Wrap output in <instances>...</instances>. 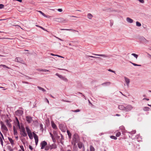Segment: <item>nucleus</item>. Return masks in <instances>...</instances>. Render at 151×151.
<instances>
[{
  "label": "nucleus",
  "instance_id": "obj_52",
  "mask_svg": "<svg viewBox=\"0 0 151 151\" xmlns=\"http://www.w3.org/2000/svg\"><path fill=\"white\" fill-rule=\"evenodd\" d=\"M39 27L41 28V29H43V30H44V31H46V29H45L44 28H43V27Z\"/></svg>",
  "mask_w": 151,
  "mask_h": 151
},
{
  "label": "nucleus",
  "instance_id": "obj_20",
  "mask_svg": "<svg viewBox=\"0 0 151 151\" xmlns=\"http://www.w3.org/2000/svg\"><path fill=\"white\" fill-rule=\"evenodd\" d=\"M110 84V82H106L101 84V85L103 86H109Z\"/></svg>",
  "mask_w": 151,
  "mask_h": 151
},
{
  "label": "nucleus",
  "instance_id": "obj_29",
  "mask_svg": "<svg viewBox=\"0 0 151 151\" xmlns=\"http://www.w3.org/2000/svg\"><path fill=\"white\" fill-rule=\"evenodd\" d=\"M116 137H119L120 136L121 134V133L120 132L116 131Z\"/></svg>",
  "mask_w": 151,
  "mask_h": 151
},
{
  "label": "nucleus",
  "instance_id": "obj_60",
  "mask_svg": "<svg viewBox=\"0 0 151 151\" xmlns=\"http://www.w3.org/2000/svg\"><path fill=\"white\" fill-rule=\"evenodd\" d=\"M45 100H46V101L47 102V103H48V104H49V101H48V99H47L46 98V99H45Z\"/></svg>",
  "mask_w": 151,
  "mask_h": 151
},
{
  "label": "nucleus",
  "instance_id": "obj_62",
  "mask_svg": "<svg viewBox=\"0 0 151 151\" xmlns=\"http://www.w3.org/2000/svg\"><path fill=\"white\" fill-rule=\"evenodd\" d=\"M50 135L51 137H53V136L52 134V133H50Z\"/></svg>",
  "mask_w": 151,
  "mask_h": 151
},
{
  "label": "nucleus",
  "instance_id": "obj_12",
  "mask_svg": "<svg viewBox=\"0 0 151 151\" xmlns=\"http://www.w3.org/2000/svg\"><path fill=\"white\" fill-rule=\"evenodd\" d=\"M16 114L19 116H21L23 114V111L22 110H18L16 112Z\"/></svg>",
  "mask_w": 151,
  "mask_h": 151
},
{
  "label": "nucleus",
  "instance_id": "obj_19",
  "mask_svg": "<svg viewBox=\"0 0 151 151\" xmlns=\"http://www.w3.org/2000/svg\"><path fill=\"white\" fill-rule=\"evenodd\" d=\"M93 55H96V56L103 57L104 58H107L109 57L107 55H104V54H93Z\"/></svg>",
  "mask_w": 151,
  "mask_h": 151
},
{
  "label": "nucleus",
  "instance_id": "obj_37",
  "mask_svg": "<svg viewBox=\"0 0 151 151\" xmlns=\"http://www.w3.org/2000/svg\"><path fill=\"white\" fill-rule=\"evenodd\" d=\"M110 137L111 139H114L115 140H116L117 139L116 137H115L114 136H111Z\"/></svg>",
  "mask_w": 151,
  "mask_h": 151
},
{
  "label": "nucleus",
  "instance_id": "obj_64",
  "mask_svg": "<svg viewBox=\"0 0 151 151\" xmlns=\"http://www.w3.org/2000/svg\"><path fill=\"white\" fill-rule=\"evenodd\" d=\"M116 116H120V115L119 114H116Z\"/></svg>",
  "mask_w": 151,
  "mask_h": 151
},
{
  "label": "nucleus",
  "instance_id": "obj_16",
  "mask_svg": "<svg viewBox=\"0 0 151 151\" xmlns=\"http://www.w3.org/2000/svg\"><path fill=\"white\" fill-rule=\"evenodd\" d=\"M8 139L12 145L13 147L14 145V141L10 137H8Z\"/></svg>",
  "mask_w": 151,
  "mask_h": 151
},
{
  "label": "nucleus",
  "instance_id": "obj_5",
  "mask_svg": "<svg viewBox=\"0 0 151 151\" xmlns=\"http://www.w3.org/2000/svg\"><path fill=\"white\" fill-rule=\"evenodd\" d=\"M55 75L58 76L62 80H63L65 82H67L68 81V80L65 76H63L62 75H59L58 73H56Z\"/></svg>",
  "mask_w": 151,
  "mask_h": 151
},
{
  "label": "nucleus",
  "instance_id": "obj_41",
  "mask_svg": "<svg viewBox=\"0 0 151 151\" xmlns=\"http://www.w3.org/2000/svg\"><path fill=\"white\" fill-rule=\"evenodd\" d=\"M131 63L134 66H141V65L137 64H135V63Z\"/></svg>",
  "mask_w": 151,
  "mask_h": 151
},
{
  "label": "nucleus",
  "instance_id": "obj_40",
  "mask_svg": "<svg viewBox=\"0 0 151 151\" xmlns=\"http://www.w3.org/2000/svg\"><path fill=\"white\" fill-rule=\"evenodd\" d=\"M71 111H72V112H80V110L79 109H77L76 110H72Z\"/></svg>",
  "mask_w": 151,
  "mask_h": 151
},
{
  "label": "nucleus",
  "instance_id": "obj_3",
  "mask_svg": "<svg viewBox=\"0 0 151 151\" xmlns=\"http://www.w3.org/2000/svg\"><path fill=\"white\" fill-rule=\"evenodd\" d=\"M20 134L24 137L27 136V134L25 132V129L24 127H21L20 130Z\"/></svg>",
  "mask_w": 151,
  "mask_h": 151
},
{
  "label": "nucleus",
  "instance_id": "obj_8",
  "mask_svg": "<svg viewBox=\"0 0 151 151\" xmlns=\"http://www.w3.org/2000/svg\"><path fill=\"white\" fill-rule=\"evenodd\" d=\"M11 121L12 120L11 119H6L5 121L6 125L10 128L12 126L11 124L10 123Z\"/></svg>",
  "mask_w": 151,
  "mask_h": 151
},
{
  "label": "nucleus",
  "instance_id": "obj_59",
  "mask_svg": "<svg viewBox=\"0 0 151 151\" xmlns=\"http://www.w3.org/2000/svg\"><path fill=\"white\" fill-rule=\"evenodd\" d=\"M50 55L53 56H56V55H57L54 54L53 53H51L50 54Z\"/></svg>",
  "mask_w": 151,
  "mask_h": 151
},
{
  "label": "nucleus",
  "instance_id": "obj_38",
  "mask_svg": "<svg viewBox=\"0 0 151 151\" xmlns=\"http://www.w3.org/2000/svg\"><path fill=\"white\" fill-rule=\"evenodd\" d=\"M3 139H2L1 137H0V141L1 143V145L2 146L3 145Z\"/></svg>",
  "mask_w": 151,
  "mask_h": 151
},
{
  "label": "nucleus",
  "instance_id": "obj_7",
  "mask_svg": "<svg viewBox=\"0 0 151 151\" xmlns=\"http://www.w3.org/2000/svg\"><path fill=\"white\" fill-rule=\"evenodd\" d=\"M33 134L35 140L36 145H37L38 142V137L34 132H33Z\"/></svg>",
  "mask_w": 151,
  "mask_h": 151
},
{
  "label": "nucleus",
  "instance_id": "obj_47",
  "mask_svg": "<svg viewBox=\"0 0 151 151\" xmlns=\"http://www.w3.org/2000/svg\"><path fill=\"white\" fill-rule=\"evenodd\" d=\"M4 7V5L2 4H0V9L3 8Z\"/></svg>",
  "mask_w": 151,
  "mask_h": 151
},
{
  "label": "nucleus",
  "instance_id": "obj_54",
  "mask_svg": "<svg viewBox=\"0 0 151 151\" xmlns=\"http://www.w3.org/2000/svg\"><path fill=\"white\" fill-rule=\"evenodd\" d=\"M50 71L46 69H43V72H49Z\"/></svg>",
  "mask_w": 151,
  "mask_h": 151
},
{
  "label": "nucleus",
  "instance_id": "obj_45",
  "mask_svg": "<svg viewBox=\"0 0 151 151\" xmlns=\"http://www.w3.org/2000/svg\"><path fill=\"white\" fill-rule=\"evenodd\" d=\"M136 131L135 130H134V131H133L131 132H130V133L131 134H134L135 133H136Z\"/></svg>",
  "mask_w": 151,
  "mask_h": 151
},
{
  "label": "nucleus",
  "instance_id": "obj_43",
  "mask_svg": "<svg viewBox=\"0 0 151 151\" xmlns=\"http://www.w3.org/2000/svg\"><path fill=\"white\" fill-rule=\"evenodd\" d=\"M114 22L112 20H110V25L111 27L113 24Z\"/></svg>",
  "mask_w": 151,
  "mask_h": 151
},
{
  "label": "nucleus",
  "instance_id": "obj_28",
  "mask_svg": "<svg viewBox=\"0 0 151 151\" xmlns=\"http://www.w3.org/2000/svg\"><path fill=\"white\" fill-rule=\"evenodd\" d=\"M89 19H91L93 17L92 15L90 13H88L87 15Z\"/></svg>",
  "mask_w": 151,
  "mask_h": 151
},
{
  "label": "nucleus",
  "instance_id": "obj_57",
  "mask_svg": "<svg viewBox=\"0 0 151 151\" xmlns=\"http://www.w3.org/2000/svg\"><path fill=\"white\" fill-rule=\"evenodd\" d=\"M56 56H57V57H60V58H64V57H63V56H61L60 55H56Z\"/></svg>",
  "mask_w": 151,
  "mask_h": 151
},
{
  "label": "nucleus",
  "instance_id": "obj_27",
  "mask_svg": "<svg viewBox=\"0 0 151 151\" xmlns=\"http://www.w3.org/2000/svg\"><path fill=\"white\" fill-rule=\"evenodd\" d=\"M37 88L39 89V90L42 91L43 92L46 91V90L45 89L41 87L38 86H37Z\"/></svg>",
  "mask_w": 151,
  "mask_h": 151
},
{
  "label": "nucleus",
  "instance_id": "obj_13",
  "mask_svg": "<svg viewBox=\"0 0 151 151\" xmlns=\"http://www.w3.org/2000/svg\"><path fill=\"white\" fill-rule=\"evenodd\" d=\"M26 120L28 123H30L32 121V117L30 116H27L26 117Z\"/></svg>",
  "mask_w": 151,
  "mask_h": 151
},
{
  "label": "nucleus",
  "instance_id": "obj_53",
  "mask_svg": "<svg viewBox=\"0 0 151 151\" xmlns=\"http://www.w3.org/2000/svg\"><path fill=\"white\" fill-rule=\"evenodd\" d=\"M55 37L56 38L58 39V40H60V41H63V40L62 39H60V38H59V37H56V36H55Z\"/></svg>",
  "mask_w": 151,
  "mask_h": 151
},
{
  "label": "nucleus",
  "instance_id": "obj_46",
  "mask_svg": "<svg viewBox=\"0 0 151 151\" xmlns=\"http://www.w3.org/2000/svg\"><path fill=\"white\" fill-rule=\"evenodd\" d=\"M29 148L30 150L31 151H32L33 149L31 145H29Z\"/></svg>",
  "mask_w": 151,
  "mask_h": 151
},
{
  "label": "nucleus",
  "instance_id": "obj_33",
  "mask_svg": "<svg viewBox=\"0 0 151 151\" xmlns=\"http://www.w3.org/2000/svg\"><path fill=\"white\" fill-rule=\"evenodd\" d=\"M38 12H39L40 14H41L43 16H44L45 17H46V15L43 12H42L41 11H38Z\"/></svg>",
  "mask_w": 151,
  "mask_h": 151
},
{
  "label": "nucleus",
  "instance_id": "obj_15",
  "mask_svg": "<svg viewBox=\"0 0 151 151\" xmlns=\"http://www.w3.org/2000/svg\"><path fill=\"white\" fill-rule=\"evenodd\" d=\"M119 129L121 130L122 134L127 132V131L125 130L124 127L123 126H121L119 127Z\"/></svg>",
  "mask_w": 151,
  "mask_h": 151
},
{
  "label": "nucleus",
  "instance_id": "obj_23",
  "mask_svg": "<svg viewBox=\"0 0 151 151\" xmlns=\"http://www.w3.org/2000/svg\"><path fill=\"white\" fill-rule=\"evenodd\" d=\"M78 145L79 148L81 149L83 146V144L82 142H79L78 143Z\"/></svg>",
  "mask_w": 151,
  "mask_h": 151
},
{
  "label": "nucleus",
  "instance_id": "obj_4",
  "mask_svg": "<svg viewBox=\"0 0 151 151\" xmlns=\"http://www.w3.org/2000/svg\"><path fill=\"white\" fill-rule=\"evenodd\" d=\"M26 129L29 138L31 139H32L33 138V135L30 129L27 127H26Z\"/></svg>",
  "mask_w": 151,
  "mask_h": 151
},
{
  "label": "nucleus",
  "instance_id": "obj_34",
  "mask_svg": "<svg viewBox=\"0 0 151 151\" xmlns=\"http://www.w3.org/2000/svg\"><path fill=\"white\" fill-rule=\"evenodd\" d=\"M0 66H2L4 68H6L9 69L11 68H10L7 67V66L4 65H0Z\"/></svg>",
  "mask_w": 151,
  "mask_h": 151
},
{
  "label": "nucleus",
  "instance_id": "obj_51",
  "mask_svg": "<svg viewBox=\"0 0 151 151\" xmlns=\"http://www.w3.org/2000/svg\"><path fill=\"white\" fill-rule=\"evenodd\" d=\"M45 150H47L49 149V148L48 147V146H46L45 147Z\"/></svg>",
  "mask_w": 151,
  "mask_h": 151
},
{
  "label": "nucleus",
  "instance_id": "obj_58",
  "mask_svg": "<svg viewBox=\"0 0 151 151\" xmlns=\"http://www.w3.org/2000/svg\"><path fill=\"white\" fill-rule=\"evenodd\" d=\"M82 96L83 97V98H84V99H85L86 100V97L84 95H82Z\"/></svg>",
  "mask_w": 151,
  "mask_h": 151
},
{
  "label": "nucleus",
  "instance_id": "obj_6",
  "mask_svg": "<svg viewBox=\"0 0 151 151\" xmlns=\"http://www.w3.org/2000/svg\"><path fill=\"white\" fill-rule=\"evenodd\" d=\"M0 123L1 125V128L2 131H8V129L6 126L4 124L3 122L2 121L0 122Z\"/></svg>",
  "mask_w": 151,
  "mask_h": 151
},
{
  "label": "nucleus",
  "instance_id": "obj_35",
  "mask_svg": "<svg viewBox=\"0 0 151 151\" xmlns=\"http://www.w3.org/2000/svg\"><path fill=\"white\" fill-rule=\"evenodd\" d=\"M90 151H94L95 149L91 145L90 146Z\"/></svg>",
  "mask_w": 151,
  "mask_h": 151
},
{
  "label": "nucleus",
  "instance_id": "obj_42",
  "mask_svg": "<svg viewBox=\"0 0 151 151\" xmlns=\"http://www.w3.org/2000/svg\"><path fill=\"white\" fill-rule=\"evenodd\" d=\"M14 135H17V131L14 129Z\"/></svg>",
  "mask_w": 151,
  "mask_h": 151
},
{
  "label": "nucleus",
  "instance_id": "obj_21",
  "mask_svg": "<svg viewBox=\"0 0 151 151\" xmlns=\"http://www.w3.org/2000/svg\"><path fill=\"white\" fill-rule=\"evenodd\" d=\"M52 127L55 129H57V128L55 124L53 122H51Z\"/></svg>",
  "mask_w": 151,
  "mask_h": 151
},
{
  "label": "nucleus",
  "instance_id": "obj_14",
  "mask_svg": "<svg viewBox=\"0 0 151 151\" xmlns=\"http://www.w3.org/2000/svg\"><path fill=\"white\" fill-rule=\"evenodd\" d=\"M55 20L59 22H63L65 21V20L62 18H57L55 19Z\"/></svg>",
  "mask_w": 151,
  "mask_h": 151
},
{
  "label": "nucleus",
  "instance_id": "obj_9",
  "mask_svg": "<svg viewBox=\"0 0 151 151\" xmlns=\"http://www.w3.org/2000/svg\"><path fill=\"white\" fill-rule=\"evenodd\" d=\"M47 142L46 141H42L40 143V145L41 146V149H44L45 148V146L47 145Z\"/></svg>",
  "mask_w": 151,
  "mask_h": 151
},
{
  "label": "nucleus",
  "instance_id": "obj_11",
  "mask_svg": "<svg viewBox=\"0 0 151 151\" xmlns=\"http://www.w3.org/2000/svg\"><path fill=\"white\" fill-rule=\"evenodd\" d=\"M124 78L125 80V81L127 85V87H128L130 83V80L129 78L126 77H124Z\"/></svg>",
  "mask_w": 151,
  "mask_h": 151
},
{
  "label": "nucleus",
  "instance_id": "obj_17",
  "mask_svg": "<svg viewBox=\"0 0 151 151\" xmlns=\"http://www.w3.org/2000/svg\"><path fill=\"white\" fill-rule=\"evenodd\" d=\"M126 21L128 23H132L133 22V20L129 17L126 18Z\"/></svg>",
  "mask_w": 151,
  "mask_h": 151
},
{
  "label": "nucleus",
  "instance_id": "obj_56",
  "mask_svg": "<svg viewBox=\"0 0 151 151\" xmlns=\"http://www.w3.org/2000/svg\"><path fill=\"white\" fill-rule=\"evenodd\" d=\"M139 1L141 3H143L144 1V0H139Z\"/></svg>",
  "mask_w": 151,
  "mask_h": 151
},
{
  "label": "nucleus",
  "instance_id": "obj_36",
  "mask_svg": "<svg viewBox=\"0 0 151 151\" xmlns=\"http://www.w3.org/2000/svg\"><path fill=\"white\" fill-rule=\"evenodd\" d=\"M66 30H68V31H73V32H78V31L76 30H75L73 29H66Z\"/></svg>",
  "mask_w": 151,
  "mask_h": 151
},
{
  "label": "nucleus",
  "instance_id": "obj_61",
  "mask_svg": "<svg viewBox=\"0 0 151 151\" xmlns=\"http://www.w3.org/2000/svg\"><path fill=\"white\" fill-rule=\"evenodd\" d=\"M143 100H146L147 101H149V99H147V98H144L143 99Z\"/></svg>",
  "mask_w": 151,
  "mask_h": 151
},
{
  "label": "nucleus",
  "instance_id": "obj_31",
  "mask_svg": "<svg viewBox=\"0 0 151 151\" xmlns=\"http://www.w3.org/2000/svg\"><path fill=\"white\" fill-rule=\"evenodd\" d=\"M131 55L134 56L136 59L138 57V55H137L135 53H133Z\"/></svg>",
  "mask_w": 151,
  "mask_h": 151
},
{
  "label": "nucleus",
  "instance_id": "obj_32",
  "mask_svg": "<svg viewBox=\"0 0 151 151\" xmlns=\"http://www.w3.org/2000/svg\"><path fill=\"white\" fill-rule=\"evenodd\" d=\"M136 25L137 26L140 27L141 26V24L139 22L137 21L136 22Z\"/></svg>",
  "mask_w": 151,
  "mask_h": 151
},
{
  "label": "nucleus",
  "instance_id": "obj_63",
  "mask_svg": "<svg viewBox=\"0 0 151 151\" xmlns=\"http://www.w3.org/2000/svg\"><path fill=\"white\" fill-rule=\"evenodd\" d=\"M67 29H60L62 30H66Z\"/></svg>",
  "mask_w": 151,
  "mask_h": 151
},
{
  "label": "nucleus",
  "instance_id": "obj_2",
  "mask_svg": "<svg viewBox=\"0 0 151 151\" xmlns=\"http://www.w3.org/2000/svg\"><path fill=\"white\" fill-rule=\"evenodd\" d=\"M79 140V138L78 135L77 134H75L73 136V138L72 142L74 143V146L76 145V143H77L78 142Z\"/></svg>",
  "mask_w": 151,
  "mask_h": 151
},
{
  "label": "nucleus",
  "instance_id": "obj_44",
  "mask_svg": "<svg viewBox=\"0 0 151 151\" xmlns=\"http://www.w3.org/2000/svg\"><path fill=\"white\" fill-rule=\"evenodd\" d=\"M37 70L39 71H42L43 72V69L41 68H38L36 69Z\"/></svg>",
  "mask_w": 151,
  "mask_h": 151
},
{
  "label": "nucleus",
  "instance_id": "obj_18",
  "mask_svg": "<svg viewBox=\"0 0 151 151\" xmlns=\"http://www.w3.org/2000/svg\"><path fill=\"white\" fill-rule=\"evenodd\" d=\"M136 140L138 142H140L142 141V138L139 135H138L136 136Z\"/></svg>",
  "mask_w": 151,
  "mask_h": 151
},
{
  "label": "nucleus",
  "instance_id": "obj_26",
  "mask_svg": "<svg viewBox=\"0 0 151 151\" xmlns=\"http://www.w3.org/2000/svg\"><path fill=\"white\" fill-rule=\"evenodd\" d=\"M67 132L68 136L69 138L70 139L71 138V134L68 130H67Z\"/></svg>",
  "mask_w": 151,
  "mask_h": 151
},
{
  "label": "nucleus",
  "instance_id": "obj_10",
  "mask_svg": "<svg viewBox=\"0 0 151 151\" xmlns=\"http://www.w3.org/2000/svg\"><path fill=\"white\" fill-rule=\"evenodd\" d=\"M15 61L26 65L24 63L23 60L20 58H16L15 59Z\"/></svg>",
  "mask_w": 151,
  "mask_h": 151
},
{
  "label": "nucleus",
  "instance_id": "obj_48",
  "mask_svg": "<svg viewBox=\"0 0 151 151\" xmlns=\"http://www.w3.org/2000/svg\"><path fill=\"white\" fill-rule=\"evenodd\" d=\"M20 148L23 151H24V147H23V146H20Z\"/></svg>",
  "mask_w": 151,
  "mask_h": 151
},
{
  "label": "nucleus",
  "instance_id": "obj_30",
  "mask_svg": "<svg viewBox=\"0 0 151 151\" xmlns=\"http://www.w3.org/2000/svg\"><path fill=\"white\" fill-rule=\"evenodd\" d=\"M143 109L145 111H148L149 110L150 108L147 107H145Z\"/></svg>",
  "mask_w": 151,
  "mask_h": 151
},
{
  "label": "nucleus",
  "instance_id": "obj_50",
  "mask_svg": "<svg viewBox=\"0 0 151 151\" xmlns=\"http://www.w3.org/2000/svg\"><path fill=\"white\" fill-rule=\"evenodd\" d=\"M58 11L60 12H61L63 11V10L61 9H58Z\"/></svg>",
  "mask_w": 151,
  "mask_h": 151
},
{
  "label": "nucleus",
  "instance_id": "obj_22",
  "mask_svg": "<svg viewBox=\"0 0 151 151\" xmlns=\"http://www.w3.org/2000/svg\"><path fill=\"white\" fill-rule=\"evenodd\" d=\"M56 148V146L55 144H52L51 146H50V150H52L53 149H55Z\"/></svg>",
  "mask_w": 151,
  "mask_h": 151
},
{
  "label": "nucleus",
  "instance_id": "obj_55",
  "mask_svg": "<svg viewBox=\"0 0 151 151\" xmlns=\"http://www.w3.org/2000/svg\"><path fill=\"white\" fill-rule=\"evenodd\" d=\"M52 140H53V142H55V138H54V137H52Z\"/></svg>",
  "mask_w": 151,
  "mask_h": 151
},
{
  "label": "nucleus",
  "instance_id": "obj_25",
  "mask_svg": "<svg viewBox=\"0 0 151 151\" xmlns=\"http://www.w3.org/2000/svg\"><path fill=\"white\" fill-rule=\"evenodd\" d=\"M88 57H91V58L101 59V58L100 57H95V56H90V55H87V56L86 57V58H88Z\"/></svg>",
  "mask_w": 151,
  "mask_h": 151
},
{
  "label": "nucleus",
  "instance_id": "obj_39",
  "mask_svg": "<svg viewBox=\"0 0 151 151\" xmlns=\"http://www.w3.org/2000/svg\"><path fill=\"white\" fill-rule=\"evenodd\" d=\"M8 149L10 151H13V149L10 146H8Z\"/></svg>",
  "mask_w": 151,
  "mask_h": 151
},
{
  "label": "nucleus",
  "instance_id": "obj_1",
  "mask_svg": "<svg viewBox=\"0 0 151 151\" xmlns=\"http://www.w3.org/2000/svg\"><path fill=\"white\" fill-rule=\"evenodd\" d=\"M124 106L123 105H119L118 106L119 109L122 110L124 112H127L131 111L133 108V107L131 105L128 104Z\"/></svg>",
  "mask_w": 151,
  "mask_h": 151
},
{
  "label": "nucleus",
  "instance_id": "obj_49",
  "mask_svg": "<svg viewBox=\"0 0 151 151\" xmlns=\"http://www.w3.org/2000/svg\"><path fill=\"white\" fill-rule=\"evenodd\" d=\"M108 70L110 72H113V73H115V71H113L110 69H109Z\"/></svg>",
  "mask_w": 151,
  "mask_h": 151
},
{
  "label": "nucleus",
  "instance_id": "obj_24",
  "mask_svg": "<svg viewBox=\"0 0 151 151\" xmlns=\"http://www.w3.org/2000/svg\"><path fill=\"white\" fill-rule=\"evenodd\" d=\"M16 122H17V126L18 127H19V128H20V124H19V121L18 118L17 117H16Z\"/></svg>",
  "mask_w": 151,
  "mask_h": 151
}]
</instances>
